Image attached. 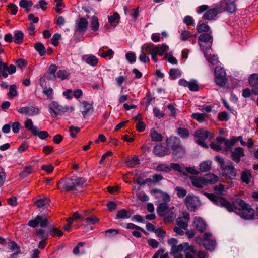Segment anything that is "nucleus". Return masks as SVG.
<instances>
[{"mask_svg":"<svg viewBox=\"0 0 258 258\" xmlns=\"http://www.w3.org/2000/svg\"><path fill=\"white\" fill-rule=\"evenodd\" d=\"M207 197L215 205L222 207H225L230 212L233 211V207L238 209L241 211L249 205L246 204L243 200L237 199L233 202V204L221 197H217L213 194H205Z\"/></svg>","mask_w":258,"mask_h":258,"instance_id":"f03ea898","label":"nucleus"},{"mask_svg":"<svg viewBox=\"0 0 258 258\" xmlns=\"http://www.w3.org/2000/svg\"><path fill=\"white\" fill-rule=\"evenodd\" d=\"M6 67L7 63L0 60V76H2L5 78L8 76V74L6 72Z\"/></svg>","mask_w":258,"mask_h":258,"instance_id":"6e6d98bb","label":"nucleus"},{"mask_svg":"<svg viewBox=\"0 0 258 258\" xmlns=\"http://www.w3.org/2000/svg\"><path fill=\"white\" fill-rule=\"evenodd\" d=\"M18 95L17 87L15 85H12L10 86L9 91L8 93L9 98H13Z\"/></svg>","mask_w":258,"mask_h":258,"instance_id":"c03bdc74","label":"nucleus"},{"mask_svg":"<svg viewBox=\"0 0 258 258\" xmlns=\"http://www.w3.org/2000/svg\"><path fill=\"white\" fill-rule=\"evenodd\" d=\"M222 175L227 178L233 179L236 176V170L232 162H229L222 168Z\"/></svg>","mask_w":258,"mask_h":258,"instance_id":"ddd939ff","label":"nucleus"},{"mask_svg":"<svg viewBox=\"0 0 258 258\" xmlns=\"http://www.w3.org/2000/svg\"><path fill=\"white\" fill-rule=\"evenodd\" d=\"M210 134V132L204 129L197 130L195 133V136L196 138V142L201 147L208 148L205 141L208 138Z\"/></svg>","mask_w":258,"mask_h":258,"instance_id":"9b49d317","label":"nucleus"},{"mask_svg":"<svg viewBox=\"0 0 258 258\" xmlns=\"http://www.w3.org/2000/svg\"><path fill=\"white\" fill-rule=\"evenodd\" d=\"M212 162L210 160H206L202 162L199 165V169L202 172H207L211 168Z\"/></svg>","mask_w":258,"mask_h":258,"instance_id":"c756f323","label":"nucleus"},{"mask_svg":"<svg viewBox=\"0 0 258 258\" xmlns=\"http://www.w3.org/2000/svg\"><path fill=\"white\" fill-rule=\"evenodd\" d=\"M9 248L14 253L12 255L11 257H13L17 254L20 253L21 250L20 247L18 246V245L14 241H10L8 244Z\"/></svg>","mask_w":258,"mask_h":258,"instance_id":"473e14b6","label":"nucleus"},{"mask_svg":"<svg viewBox=\"0 0 258 258\" xmlns=\"http://www.w3.org/2000/svg\"><path fill=\"white\" fill-rule=\"evenodd\" d=\"M86 62L91 66H94L98 63L97 58L93 55H86L83 57Z\"/></svg>","mask_w":258,"mask_h":258,"instance_id":"cd10ccee","label":"nucleus"},{"mask_svg":"<svg viewBox=\"0 0 258 258\" xmlns=\"http://www.w3.org/2000/svg\"><path fill=\"white\" fill-rule=\"evenodd\" d=\"M249 82L252 86L258 85V74H251L249 78Z\"/></svg>","mask_w":258,"mask_h":258,"instance_id":"49530a36","label":"nucleus"},{"mask_svg":"<svg viewBox=\"0 0 258 258\" xmlns=\"http://www.w3.org/2000/svg\"><path fill=\"white\" fill-rule=\"evenodd\" d=\"M88 21L84 18H80L75 23V31L84 33L86 31L88 26Z\"/></svg>","mask_w":258,"mask_h":258,"instance_id":"a211bd4d","label":"nucleus"},{"mask_svg":"<svg viewBox=\"0 0 258 258\" xmlns=\"http://www.w3.org/2000/svg\"><path fill=\"white\" fill-rule=\"evenodd\" d=\"M131 213L125 209H121L117 212L116 218L127 219L131 217Z\"/></svg>","mask_w":258,"mask_h":258,"instance_id":"e433bc0d","label":"nucleus"},{"mask_svg":"<svg viewBox=\"0 0 258 258\" xmlns=\"http://www.w3.org/2000/svg\"><path fill=\"white\" fill-rule=\"evenodd\" d=\"M213 36L211 32L209 33H203L199 37V45L205 56H206V51H208L211 48L213 43Z\"/></svg>","mask_w":258,"mask_h":258,"instance_id":"0eeeda50","label":"nucleus"},{"mask_svg":"<svg viewBox=\"0 0 258 258\" xmlns=\"http://www.w3.org/2000/svg\"><path fill=\"white\" fill-rule=\"evenodd\" d=\"M192 185L198 188H202L206 186L203 177L191 176L190 178Z\"/></svg>","mask_w":258,"mask_h":258,"instance_id":"b1692460","label":"nucleus"},{"mask_svg":"<svg viewBox=\"0 0 258 258\" xmlns=\"http://www.w3.org/2000/svg\"><path fill=\"white\" fill-rule=\"evenodd\" d=\"M126 165L130 168H134L136 165L140 164V160L137 156L128 158L125 161Z\"/></svg>","mask_w":258,"mask_h":258,"instance_id":"c85d7f7f","label":"nucleus"},{"mask_svg":"<svg viewBox=\"0 0 258 258\" xmlns=\"http://www.w3.org/2000/svg\"><path fill=\"white\" fill-rule=\"evenodd\" d=\"M126 60L131 63L136 61V56L135 54L132 52H128L125 55Z\"/></svg>","mask_w":258,"mask_h":258,"instance_id":"69168bd1","label":"nucleus"},{"mask_svg":"<svg viewBox=\"0 0 258 258\" xmlns=\"http://www.w3.org/2000/svg\"><path fill=\"white\" fill-rule=\"evenodd\" d=\"M211 237L212 234L211 233H205L202 238L197 237L196 242L199 245H203L205 249L212 250L215 248L216 243L215 240L211 238Z\"/></svg>","mask_w":258,"mask_h":258,"instance_id":"1a4fd4ad","label":"nucleus"},{"mask_svg":"<svg viewBox=\"0 0 258 258\" xmlns=\"http://www.w3.org/2000/svg\"><path fill=\"white\" fill-rule=\"evenodd\" d=\"M146 51L145 50H143L142 49L141 53L139 56V59L140 61L143 63H147L150 62L149 57L146 55L145 52Z\"/></svg>","mask_w":258,"mask_h":258,"instance_id":"09e8293b","label":"nucleus"},{"mask_svg":"<svg viewBox=\"0 0 258 258\" xmlns=\"http://www.w3.org/2000/svg\"><path fill=\"white\" fill-rule=\"evenodd\" d=\"M70 136L72 138H75L78 133L80 131V128L77 126H70L69 127Z\"/></svg>","mask_w":258,"mask_h":258,"instance_id":"603ef678","label":"nucleus"},{"mask_svg":"<svg viewBox=\"0 0 258 258\" xmlns=\"http://www.w3.org/2000/svg\"><path fill=\"white\" fill-rule=\"evenodd\" d=\"M209 29V26L205 23H200L199 22L197 26V29L199 33L208 32Z\"/></svg>","mask_w":258,"mask_h":258,"instance_id":"3c124183","label":"nucleus"},{"mask_svg":"<svg viewBox=\"0 0 258 258\" xmlns=\"http://www.w3.org/2000/svg\"><path fill=\"white\" fill-rule=\"evenodd\" d=\"M217 141L221 144H222L223 148H224L226 151L230 150L235 144L233 138H232L230 140H228L223 137H218L217 138Z\"/></svg>","mask_w":258,"mask_h":258,"instance_id":"6ab92c4d","label":"nucleus"},{"mask_svg":"<svg viewBox=\"0 0 258 258\" xmlns=\"http://www.w3.org/2000/svg\"><path fill=\"white\" fill-rule=\"evenodd\" d=\"M181 75V73L178 69H171L169 72L170 77L173 80L179 78Z\"/></svg>","mask_w":258,"mask_h":258,"instance_id":"79ce46f5","label":"nucleus"},{"mask_svg":"<svg viewBox=\"0 0 258 258\" xmlns=\"http://www.w3.org/2000/svg\"><path fill=\"white\" fill-rule=\"evenodd\" d=\"M170 201L169 195L164 193L161 199V202L157 208L158 214L164 217L166 221L170 222L173 220L175 217L174 207L170 208L167 203Z\"/></svg>","mask_w":258,"mask_h":258,"instance_id":"7ed1b4c3","label":"nucleus"},{"mask_svg":"<svg viewBox=\"0 0 258 258\" xmlns=\"http://www.w3.org/2000/svg\"><path fill=\"white\" fill-rule=\"evenodd\" d=\"M24 34L21 31H16L14 32V41L17 44H20L23 41Z\"/></svg>","mask_w":258,"mask_h":258,"instance_id":"c9c22d12","label":"nucleus"},{"mask_svg":"<svg viewBox=\"0 0 258 258\" xmlns=\"http://www.w3.org/2000/svg\"><path fill=\"white\" fill-rule=\"evenodd\" d=\"M104 235L106 237H111L118 233V231L116 229H110L104 232Z\"/></svg>","mask_w":258,"mask_h":258,"instance_id":"774afa93","label":"nucleus"},{"mask_svg":"<svg viewBox=\"0 0 258 258\" xmlns=\"http://www.w3.org/2000/svg\"><path fill=\"white\" fill-rule=\"evenodd\" d=\"M207 61L212 65H215L218 62V57L216 55L209 56L208 51H206V56H205Z\"/></svg>","mask_w":258,"mask_h":258,"instance_id":"8fccbe9b","label":"nucleus"},{"mask_svg":"<svg viewBox=\"0 0 258 258\" xmlns=\"http://www.w3.org/2000/svg\"><path fill=\"white\" fill-rule=\"evenodd\" d=\"M195 228L201 233H203L206 230V224L200 217H195L194 220Z\"/></svg>","mask_w":258,"mask_h":258,"instance_id":"4be33fe9","label":"nucleus"},{"mask_svg":"<svg viewBox=\"0 0 258 258\" xmlns=\"http://www.w3.org/2000/svg\"><path fill=\"white\" fill-rule=\"evenodd\" d=\"M171 253L174 258H206L204 252H197L194 247L187 243L171 247Z\"/></svg>","mask_w":258,"mask_h":258,"instance_id":"f257e3e1","label":"nucleus"},{"mask_svg":"<svg viewBox=\"0 0 258 258\" xmlns=\"http://www.w3.org/2000/svg\"><path fill=\"white\" fill-rule=\"evenodd\" d=\"M168 254L167 253H165L164 249H160L156 252L153 255L152 258H168Z\"/></svg>","mask_w":258,"mask_h":258,"instance_id":"864d4df0","label":"nucleus"},{"mask_svg":"<svg viewBox=\"0 0 258 258\" xmlns=\"http://www.w3.org/2000/svg\"><path fill=\"white\" fill-rule=\"evenodd\" d=\"M17 111L21 113L28 116H34L39 113V109L34 106H26L20 107L17 109Z\"/></svg>","mask_w":258,"mask_h":258,"instance_id":"2eb2a0df","label":"nucleus"},{"mask_svg":"<svg viewBox=\"0 0 258 258\" xmlns=\"http://www.w3.org/2000/svg\"><path fill=\"white\" fill-rule=\"evenodd\" d=\"M189 218V214L188 213H184L183 217H179L177 219V224L184 230H186L188 227V221Z\"/></svg>","mask_w":258,"mask_h":258,"instance_id":"412c9836","label":"nucleus"},{"mask_svg":"<svg viewBox=\"0 0 258 258\" xmlns=\"http://www.w3.org/2000/svg\"><path fill=\"white\" fill-rule=\"evenodd\" d=\"M191 117L198 121L201 122H203L206 117L205 114L194 113L191 115Z\"/></svg>","mask_w":258,"mask_h":258,"instance_id":"680f3d73","label":"nucleus"},{"mask_svg":"<svg viewBox=\"0 0 258 258\" xmlns=\"http://www.w3.org/2000/svg\"><path fill=\"white\" fill-rule=\"evenodd\" d=\"M49 202L50 201L48 198L44 197L37 200L36 204L38 207L41 208L49 205Z\"/></svg>","mask_w":258,"mask_h":258,"instance_id":"58836bf2","label":"nucleus"},{"mask_svg":"<svg viewBox=\"0 0 258 258\" xmlns=\"http://www.w3.org/2000/svg\"><path fill=\"white\" fill-rule=\"evenodd\" d=\"M99 27V23L98 22V18L96 16H93L92 17V21L91 23V27L92 30L96 31L98 30Z\"/></svg>","mask_w":258,"mask_h":258,"instance_id":"37998d69","label":"nucleus"},{"mask_svg":"<svg viewBox=\"0 0 258 258\" xmlns=\"http://www.w3.org/2000/svg\"><path fill=\"white\" fill-rule=\"evenodd\" d=\"M142 49L146 51H151L156 55H164V53L169 50V47L166 44L155 45L153 44H145L142 46Z\"/></svg>","mask_w":258,"mask_h":258,"instance_id":"6e6552de","label":"nucleus"},{"mask_svg":"<svg viewBox=\"0 0 258 258\" xmlns=\"http://www.w3.org/2000/svg\"><path fill=\"white\" fill-rule=\"evenodd\" d=\"M120 18L119 14L115 13L113 15L108 16V21L111 26L115 27L118 24Z\"/></svg>","mask_w":258,"mask_h":258,"instance_id":"7c9ffc66","label":"nucleus"},{"mask_svg":"<svg viewBox=\"0 0 258 258\" xmlns=\"http://www.w3.org/2000/svg\"><path fill=\"white\" fill-rule=\"evenodd\" d=\"M215 81L218 85L223 86L225 85L227 81L226 72L223 68L220 66L215 68Z\"/></svg>","mask_w":258,"mask_h":258,"instance_id":"9d476101","label":"nucleus"},{"mask_svg":"<svg viewBox=\"0 0 258 258\" xmlns=\"http://www.w3.org/2000/svg\"><path fill=\"white\" fill-rule=\"evenodd\" d=\"M37 236L40 239H47L48 238V235L45 233L44 230L40 229L36 232Z\"/></svg>","mask_w":258,"mask_h":258,"instance_id":"e2e57ef3","label":"nucleus"},{"mask_svg":"<svg viewBox=\"0 0 258 258\" xmlns=\"http://www.w3.org/2000/svg\"><path fill=\"white\" fill-rule=\"evenodd\" d=\"M177 133L178 135L182 138H187L189 136L188 130L185 128H178Z\"/></svg>","mask_w":258,"mask_h":258,"instance_id":"de8ad7c7","label":"nucleus"},{"mask_svg":"<svg viewBox=\"0 0 258 258\" xmlns=\"http://www.w3.org/2000/svg\"><path fill=\"white\" fill-rule=\"evenodd\" d=\"M153 152L157 156L163 157L168 154L169 150L162 145H158L154 147Z\"/></svg>","mask_w":258,"mask_h":258,"instance_id":"5701e85b","label":"nucleus"},{"mask_svg":"<svg viewBox=\"0 0 258 258\" xmlns=\"http://www.w3.org/2000/svg\"><path fill=\"white\" fill-rule=\"evenodd\" d=\"M86 182L83 178L72 177L62 178L57 183V187L59 189L67 192L74 190L78 187L83 185Z\"/></svg>","mask_w":258,"mask_h":258,"instance_id":"20e7f679","label":"nucleus"},{"mask_svg":"<svg viewBox=\"0 0 258 258\" xmlns=\"http://www.w3.org/2000/svg\"><path fill=\"white\" fill-rule=\"evenodd\" d=\"M192 36V33L188 31L184 30L181 31L180 34V39L182 41H185L187 40L189 38Z\"/></svg>","mask_w":258,"mask_h":258,"instance_id":"a18cd8bd","label":"nucleus"},{"mask_svg":"<svg viewBox=\"0 0 258 258\" xmlns=\"http://www.w3.org/2000/svg\"><path fill=\"white\" fill-rule=\"evenodd\" d=\"M187 207L190 210H194L200 205V202L197 197L192 195H188L185 199Z\"/></svg>","mask_w":258,"mask_h":258,"instance_id":"4468645a","label":"nucleus"},{"mask_svg":"<svg viewBox=\"0 0 258 258\" xmlns=\"http://www.w3.org/2000/svg\"><path fill=\"white\" fill-rule=\"evenodd\" d=\"M151 194L155 198L157 199L160 202L161 201V199L164 192L159 189H154L151 191Z\"/></svg>","mask_w":258,"mask_h":258,"instance_id":"13d9d810","label":"nucleus"},{"mask_svg":"<svg viewBox=\"0 0 258 258\" xmlns=\"http://www.w3.org/2000/svg\"><path fill=\"white\" fill-rule=\"evenodd\" d=\"M164 58L167 59L169 62L172 64H175L177 63V59L173 56L171 53H165Z\"/></svg>","mask_w":258,"mask_h":258,"instance_id":"5fc2aeb1","label":"nucleus"},{"mask_svg":"<svg viewBox=\"0 0 258 258\" xmlns=\"http://www.w3.org/2000/svg\"><path fill=\"white\" fill-rule=\"evenodd\" d=\"M170 170L172 169L175 171H178L179 172L183 173L184 174V169L183 168L181 165L177 163H171L170 164Z\"/></svg>","mask_w":258,"mask_h":258,"instance_id":"052dcab7","label":"nucleus"},{"mask_svg":"<svg viewBox=\"0 0 258 258\" xmlns=\"http://www.w3.org/2000/svg\"><path fill=\"white\" fill-rule=\"evenodd\" d=\"M251 178V172L248 170H245L241 174V180L246 184L249 183Z\"/></svg>","mask_w":258,"mask_h":258,"instance_id":"2f4dec72","label":"nucleus"},{"mask_svg":"<svg viewBox=\"0 0 258 258\" xmlns=\"http://www.w3.org/2000/svg\"><path fill=\"white\" fill-rule=\"evenodd\" d=\"M175 190L177 191V195L179 198H183L187 194L186 190L180 186H177Z\"/></svg>","mask_w":258,"mask_h":258,"instance_id":"338daca9","label":"nucleus"},{"mask_svg":"<svg viewBox=\"0 0 258 258\" xmlns=\"http://www.w3.org/2000/svg\"><path fill=\"white\" fill-rule=\"evenodd\" d=\"M70 73L64 70H60L57 72V77L63 80L68 78Z\"/></svg>","mask_w":258,"mask_h":258,"instance_id":"4d7b16f0","label":"nucleus"},{"mask_svg":"<svg viewBox=\"0 0 258 258\" xmlns=\"http://www.w3.org/2000/svg\"><path fill=\"white\" fill-rule=\"evenodd\" d=\"M25 127L27 130L30 131L34 136H36L37 131H39L37 127L34 126L33 122L30 119H27L25 121Z\"/></svg>","mask_w":258,"mask_h":258,"instance_id":"bb28decb","label":"nucleus"},{"mask_svg":"<svg viewBox=\"0 0 258 258\" xmlns=\"http://www.w3.org/2000/svg\"><path fill=\"white\" fill-rule=\"evenodd\" d=\"M236 9V5L234 2L230 0H226V8L225 10L230 12L232 13Z\"/></svg>","mask_w":258,"mask_h":258,"instance_id":"ea45409f","label":"nucleus"},{"mask_svg":"<svg viewBox=\"0 0 258 258\" xmlns=\"http://www.w3.org/2000/svg\"><path fill=\"white\" fill-rule=\"evenodd\" d=\"M48 224L47 216L45 214L37 215L34 219L29 221L28 223V226L35 228L38 225L41 227H45Z\"/></svg>","mask_w":258,"mask_h":258,"instance_id":"f8f14e48","label":"nucleus"},{"mask_svg":"<svg viewBox=\"0 0 258 258\" xmlns=\"http://www.w3.org/2000/svg\"><path fill=\"white\" fill-rule=\"evenodd\" d=\"M48 107L49 112L52 117L62 115L66 112H72L74 110V108L72 106H61L55 101L50 103Z\"/></svg>","mask_w":258,"mask_h":258,"instance_id":"423d86ee","label":"nucleus"},{"mask_svg":"<svg viewBox=\"0 0 258 258\" xmlns=\"http://www.w3.org/2000/svg\"><path fill=\"white\" fill-rule=\"evenodd\" d=\"M218 10L217 8H214L209 9L203 15V18L205 20H213L217 15Z\"/></svg>","mask_w":258,"mask_h":258,"instance_id":"a878e982","label":"nucleus"},{"mask_svg":"<svg viewBox=\"0 0 258 258\" xmlns=\"http://www.w3.org/2000/svg\"><path fill=\"white\" fill-rule=\"evenodd\" d=\"M32 172V168L31 166L26 167L20 173V176L22 178H25Z\"/></svg>","mask_w":258,"mask_h":258,"instance_id":"0e129e2a","label":"nucleus"},{"mask_svg":"<svg viewBox=\"0 0 258 258\" xmlns=\"http://www.w3.org/2000/svg\"><path fill=\"white\" fill-rule=\"evenodd\" d=\"M80 108L81 112L84 117H86L88 114H91L93 112L92 105L86 101H83L81 103Z\"/></svg>","mask_w":258,"mask_h":258,"instance_id":"aec40b11","label":"nucleus"},{"mask_svg":"<svg viewBox=\"0 0 258 258\" xmlns=\"http://www.w3.org/2000/svg\"><path fill=\"white\" fill-rule=\"evenodd\" d=\"M167 144L173 151V156L176 158H181L185 154V150L180 145V139L176 137H171L167 140Z\"/></svg>","mask_w":258,"mask_h":258,"instance_id":"39448f33","label":"nucleus"},{"mask_svg":"<svg viewBox=\"0 0 258 258\" xmlns=\"http://www.w3.org/2000/svg\"><path fill=\"white\" fill-rule=\"evenodd\" d=\"M33 3L30 1L21 0L19 2V5L21 7L25 8L26 12L30 11V8L32 6Z\"/></svg>","mask_w":258,"mask_h":258,"instance_id":"a19ab883","label":"nucleus"},{"mask_svg":"<svg viewBox=\"0 0 258 258\" xmlns=\"http://www.w3.org/2000/svg\"><path fill=\"white\" fill-rule=\"evenodd\" d=\"M240 215L241 217L246 219H252L253 218H258V213L254 214V210L251 208L250 205L240 212Z\"/></svg>","mask_w":258,"mask_h":258,"instance_id":"dca6fc26","label":"nucleus"},{"mask_svg":"<svg viewBox=\"0 0 258 258\" xmlns=\"http://www.w3.org/2000/svg\"><path fill=\"white\" fill-rule=\"evenodd\" d=\"M206 186L209 184H214L218 180V177L213 174H207L203 176Z\"/></svg>","mask_w":258,"mask_h":258,"instance_id":"393cba45","label":"nucleus"},{"mask_svg":"<svg viewBox=\"0 0 258 258\" xmlns=\"http://www.w3.org/2000/svg\"><path fill=\"white\" fill-rule=\"evenodd\" d=\"M105 48V46L99 49L100 51H102L100 54L101 57L106 59H111L113 57L114 55V51L112 49H109L106 51H103V48Z\"/></svg>","mask_w":258,"mask_h":258,"instance_id":"f704fd0d","label":"nucleus"},{"mask_svg":"<svg viewBox=\"0 0 258 258\" xmlns=\"http://www.w3.org/2000/svg\"><path fill=\"white\" fill-rule=\"evenodd\" d=\"M244 156V149L240 147H238L235 148L231 152V158L233 161L237 163L240 162V158Z\"/></svg>","mask_w":258,"mask_h":258,"instance_id":"f3484780","label":"nucleus"},{"mask_svg":"<svg viewBox=\"0 0 258 258\" xmlns=\"http://www.w3.org/2000/svg\"><path fill=\"white\" fill-rule=\"evenodd\" d=\"M150 137L153 141L160 142L163 140L161 134L158 133L154 129H152L150 132Z\"/></svg>","mask_w":258,"mask_h":258,"instance_id":"72a5a7b5","label":"nucleus"},{"mask_svg":"<svg viewBox=\"0 0 258 258\" xmlns=\"http://www.w3.org/2000/svg\"><path fill=\"white\" fill-rule=\"evenodd\" d=\"M156 170L158 171L168 172L170 171V168L166 164H160L156 167Z\"/></svg>","mask_w":258,"mask_h":258,"instance_id":"bf43d9fd","label":"nucleus"},{"mask_svg":"<svg viewBox=\"0 0 258 258\" xmlns=\"http://www.w3.org/2000/svg\"><path fill=\"white\" fill-rule=\"evenodd\" d=\"M34 48L41 56L45 55V48L42 43L40 42L36 43L34 45Z\"/></svg>","mask_w":258,"mask_h":258,"instance_id":"4c0bfd02","label":"nucleus"}]
</instances>
